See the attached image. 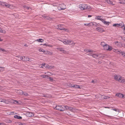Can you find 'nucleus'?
Segmentation results:
<instances>
[{
	"label": "nucleus",
	"mask_w": 125,
	"mask_h": 125,
	"mask_svg": "<svg viewBox=\"0 0 125 125\" xmlns=\"http://www.w3.org/2000/svg\"><path fill=\"white\" fill-rule=\"evenodd\" d=\"M79 7L81 10L87 9L89 10H91V7L87 5L84 4H81L79 5Z\"/></svg>",
	"instance_id": "f257e3e1"
},
{
	"label": "nucleus",
	"mask_w": 125,
	"mask_h": 125,
	"mask_svg": "<svg viewBox=\"0 0 125 125\" xmlns=\"http://www.w3.org/2000/svg\"><path fill=\"white\" fill-rule=\"evenodd\" d=\"M65 44H71L73 45H75V43L74 42L72 41L64 39L62 41Z\"/></svg>",
	"instance_id": "f03ea898"
},
{
	"label": "nucleus",
	"mask_w": 125,
	"mask_h": 125,
	"mask_svg": "<svg viewBox=\"0 0 125 125\" xmlns=\"http://www.w3.org/2000/svg\"><path fill=\"white\" fill-rule=\"evenodd\" d=\"M0 5L3 6H5L7 8H11V7L12 6V5H11L8 4L6 2H2L0 1Z\"/></svg>",
	"instance_id": "7ed1b4c3"
},
{
	"label": "nucleus",
	"mask_w": 125,
	"mask_h": 125,
	"mask_svg": "<svg viewBox=\"0 0 125 125\" xmlns=\"http://www.w3.org/2000/svg\"><path fill=\"white\" fill-rule=\"evenodd\" d=\"M114 43L116 46L118 47H120L122 46L125 47V44L122 43L121 42L116 41Z\"/></svg>",
	"instance_id": "20e7f679"
},
{
	"label": "nucleus",
	"mask_w": 125,
	"mask_h": 125,
	"mask_svg": "<svg viewBox=\"0 0 125 125\" xmlns=\"http://www.w3.org/2000/svg\"><path fill=\"white\" fill-rule=\"evenodd\" d=\"M55 108L56 109L59 110L61 111H64V105H56Z\"/></svg>",
	"instance_id": "39448f33"
},
{
	"label": "nucleus",
	"mask_w": 125,
	"mask_h": 125,
	"mask_svg": "<svg viewBox=\"0 0 125 125\" xmlns=\"http://www.w3.org/2000/svg\"><path fill=\"white\" fill-rule=\"evenodd\" d=\"M104 49L105 50L110 51L112 49V47L109 46V45L106 44L103 47Z\"/></svg>",
	"instance_id": "423d86ee"
},
{
	"label": "nucleus",
	"mask_w": 125,
	"mask_h": 125,
	"mask_svg": "<svg viewBox=\"0 0 125 125\" xmlns=\"http://www.w3.org/2000/svg\"><path fill=\"white\" fill-rule=\"evenodd\" d=\"M114 77L115 80L120 82V80L122 79V77L120 75H115L114 76Z\"/></svg>",
	"instance_id": "0eeeda50"
},
{
	"label": "nucleus",
	"mask_w": 125,
	"mask_h": 125,
	"mask_svg": "<svg viewBox=\"0 0 125 125\" xmlns=\"http://www.w3.org/2000/svg\"><path fill=\"white\" fill-rule=\"evenodd\" d=\"M115 96L120 98H122L123 97L125 98V94L124 95L120 93H116L115 94Z\"/></svg>",
	"instance_id": "6e6552de"
},
{
	"label": "nucleus",
	"mask_w": 125,
	"mask_h": 125,
	"mask_svg": "<svg viewBox=\"0 0 125 125\" xmlns=\"http://www.w3.org/2000/svg\"><path fill=\"white\" fill-rule=\"evenodd\" d=\"M124 25V24L122 23H120L119 24L115 23L113 25V26L115 27H122Z\"/></svg>",
	"instance_id": "1a4fd4ad"
},
{
	"label": "nucleus",
	"mask_w": 125,
	"mask_h": 125,
	"mask_svg": "<svg viewBox=\"0 0 125 125\" xmlns=\"http://www.w3.org/2000/svg\"><path fill=\"white\" fill-rule=\"evenodd\" d=\"M58 9L59 10H64L66 9L65 6L64 4H63L62 5L58 7Z\"/></svg>",
	"instance_id": "9d476101"
},
{
	"label": "nucleus",
	"mask_w": 125,
	"mask_h": 125,
	"mask_svg": "<svg viewBox=\"0 0 125 125\" xmlns=\"http://www.w3.org/2000/svg\"><path fill=\"white\" fill-rule=\"evenodd\" d=\"M96 23L95 22H91L88 23H84V25L87 26H92L95 25Z\"/></svg>",
	"instance_id": "9b49d317"
},
{
	"label": "nucleus",
	"mask_w": 125,
	"mask_h": 125,
	"mask_svg": "<svg viewBox=\"0 0 125 125\" xmlns=\"http://www.w3.org/2000/svg\"><path fill=\"white\" fill-rule=\"evenodd\" d=\"M115 52L117 53L118 54H121V55H125V53L123 52H122L121 51H119L118 50L116 49V51H115Z\"/></svg>",
	"instance_id": "f8f14e48"
},
{
	"label": "nucleus",
	"mask_w": 125,
	"mask_h": 125,
	"mask_svg": "<svg viewBox=\"0 0 125 125\" xmlns=\"http://www.w3.org/2000/svg\"><path fill=\"white\" fill-rule=\"evenodd\" d=\"M102 21L104 23V24L107 26H108L109 25V24L110 23V22H109L105 21V20L103 19Z\"/></svg>",
	"instance_id": "ddd939ff"
},
{
	"label": "nucleus",
	"mask_w": 125,
	"mask_h": 125,
	"mask_svg": "<svg viewBox=\"0 0 125 125\" xmlns=\"http://www.w3.org/2000/svg\"><path fill=\"white\" fill-rule=\"evenodd\" d=\"M16 57L18 58V60H22L23 61L25 60V56L23 57L22 56H16Z\"/></svg>",
	"instance_id": "4468645a"
},
{
	"label": "nucleus",
	"mask_w": 125,
	"mask_h": 125,
	"mask_svg": "<svg viewBox=\"0 0 125 125\" xmlns=\"http://www.w3.org/2000/svg\"><path fill=\"white\" fill-rule=\"evenodd\" d=\"M58 50H59L60 51L62 52L63 53H67V52L66 51L64 50L62 48H57Z\"/></svg>",
	"instance_id": "2eb2a0df"
},
{
	"label": "nucleus",
	"mask_w": 125,
	"mask_h": 125,
	"mask_svg": "<svg viewBox=\"0 0 125 125\" xmlns=\"http://www.w3.org/2000/svg\"><path fill=\"white\" fill-rule=\"evenodd\" d=\"M26 115L28 117H31L33 115V114L32 113L27 112L26 113Z\"/></svg>",
	"instance_id": "dca6fc26"
},
{
	"label": "nucleus",
	"mask_w": 125,
	"mask_h": 125,
	"mask_svg": "<svg viewBox=\"0 0 125 125\" xmlns=\"http://www.w3.org/2000/svg\"><path fill=\"white\" fill-rule=\"evenodd\" d=\"M88 52H89L88 54L89 55H91V56H92L93 55V53L94 52V51L92 50H89L88 51Z\"/></svg>",
	"instance_id": "f3484780"
},
{
	"label": "nucleus",
	"mask_w": 125,
	"mask_h": 125,
	"mask_svg": "<svg viewBox=\"0 0 125 125\" xmlns=\"http://www.w3.org/2000/svg\"><path fill=\"white\" fill-rule=\"evenodd\" d=\"M0 102H3L6 104L8 103V101L7 100L4 99H0Z\"/></svg>",
	"instance_id": "a211bd4d"
},
{
	"label": "nucleus",
	"mask_w": 125,
	"mask_h": 125,
	"mask_svg": "<svg viewBox=\"0 0 125 125\" xmlns=\"http://www.w3.org/2000/svg\"><path fill=\"white\" fill-rule=\"evenodd\" d=\"M103 99H107L110 98V97L108 96H105L104 95H102L101 97Z\"/></svg>",
	"instance_id": "6ab92c4d"
},
{
	"label": "nucleus",
	"mask_w": 125,
	"mask_h": 125,
	"mask_svg": "<svg viewBox=\"0 0 125 125\" xmlns=\"http://www.w3.org/2000/svg\"><path fill=\"white\" fill-rule=\"evenodd\" d=\"M101 16H98L96 17V19L97 20H99L102 21L103 19L101 18Z\"/></svg>",
	"instance_id": "aec40b11"
},
{
	"label": "nucleus",
	"mask_w": 125,
	"mask_h": 125,
	"mask_svg": "<svg viewBox=\"0 0 125 125\" xmlns=\"http://www.w3.org/2000/svg\"><path fill=\"white\" fill-rule=\"evenodd\" d=\"M14 117L16 119H22V117L21 116H18L17 115H15L14 116Z\"/></svg>",
	"instance_id": "412c9836"
},
{
	"label": "nucleus",
	"mask_w": 125,
	"mask_h": 125,
	"mask_svg": "<svg viewBox=\"0 0 125 125\" xmlns=\"http://www.w3.org/2000/svg\"><path fill=\"white\" fill-rule=\"evenodd\" d=\"M58 29H59L60 30H63L65 31L66 30V29H65L64 28L62 27V25H60V26H59Z\"/></svg>",
	"instance_id": "4be33fe9"
},
{
	"label": "nucleus",
	"mask_w": 125,
	"mask_h": 125,
	"mask_svg": "<svg viewBox=\"0 0 125 125\" xmlns=\"http://www.w3.org/2000/svg\"><path fill=\"white\" fill-rule=\"evenodd\" d=\"M17 93L18 94H19L22 95L23 94V91L21 90L18 91Z\"/></svg>",
	"instance_id": "5701e85b"
},
{
	"label": "nucleus",
	"mask_w": 125,
	"mask_h": 125,
	"mask_svg": "<svg viewBox=\"0 0 125 125\" xmlns=\"http://www.w3.org/2000/svg\"><path fill=\"white\" fill-rule=\"evenodd\" d=\"M35 41H37L39 42H42L44 41V40L42 39H37Z\"/></svg>",
	"instance_id": "b1692460"
},
{
	"label": "nucleus",
	"mask_w": 125,
	"mask_h": 125,
	"mask_svg": "<svg viewBox=\"0 0 125 125\" xmlns=\"http://www.w3.org/2000/svg\"><path fill=\"white\" fill-rule=\"evenodd\" d=\"M106 1L109 4H113V2L110 0H106Z\"/></svg>",
	"instance_id": "393cba45"
},
{
	"label": "nucleus",
	"mask_w": 125,
	"mask_h": 125,
	"mask_svg": "<svg viewBox=\"0 0 125 125\" xmlns=\"http://www.w3.org/2000/svg\"><path fill=\"white\" fill-rule=\"evenodd\" d=\"M43 46H48V47H52V45H49L48 44L44 43V44H43Z\"/></svg>",
	"instance_id": "a878e982"
},
{
	"label": "nucleus",
	"mask_w": 125,
	"mask_h": 125,
	"mask_svg": "<svg viewBox=\"0 0 125 125\" xmlns=\"http://www.w3.org/2000/svg\"><path fill=\"white\" fill-rule=\"evenodd\" d=\"M0 32L1 33H6V31L4 30H2L1 28H0Z\"/></svg>",
	"instance_id": "bb28decb"
},
{
	"label": "nucleus",
	"mask_w": 125,
	"mask_h": 125,
	"mask_svg": "<svg viewBox=\"0 0 125 125\" xmlns=\"http://www.w3.org/2000/svg\"><path fill=\"white\" fill-rule=\"evenodd\" d=\"M44 50L43 49L41 48H40L39 49V51L40 52H42L43 53L44 52Z\"/></svg>",
	"instance_id": "cd10ccee"
},
{
	"label": "nucleus",
	"mask_w": 125,
	"mask_h": 125,
	"mask_svg": "<svg viewBox=\"0 0 125 125\" xmlns=\"http://www.w3.org/2000/svg\"><path fill=\"white\" fill-rule=\"evenodd\" d=\"M120 82L121 83H125V79H124L123 78V77H122V79L121 80H120Z\"/></svg>",
	"instance_id": "c85d7f7f"
},
{
	"label": "nucleus",
	"mask_w": 125,
	"mask_h": 125,
	"mask_svg": "<svg viewBox=\"0 0 125 125\" xmlns=\"http://www.w3.org/2000/svg\"><path fill=\"white\" fill-rule=\"evenodd\" d=\"M4 68L2 67H0V72H1L4 71Z\"/></svg>",
	"instance_id": "c756f323"
},
{
	"label": "nucleus",
	"mask_w": 125,
	"mask_h": 125,
	"mask_svg": "<svg viewBox=\"0 0 125 125\" xmlns=\"http://www.w3.org/2000/svg\"><path fill=\"white\" fill-rule=\"evenodd\" d=\"M0 51L2 52H6V51L4 49L0 47Z\"/></svg>",
	"instance_id": "7c9ffc66"
},
{
	"label": "nucleus",
	"mask_w": 125,
	"mask_h": 125,
	"mask_svg": "<svg viewBox=\"0 0 125 125\" xmlns=\"http://www.w3.org/2000/svg\"><path fill=\"white\" fill-rule=\"evenodd\" d=\"M96 31L100 32L101 31V28L100 27H98L96 28Z\"/></svg>",
	"instance_id": "2f4dec72"
},
{
	"label": "nucleus",
	"mask_w": 125,
	"mask_h": 125,
	"mask_svg": "<svg viewBox=\"0 0 125 125\" xmlns=\"http://www.w3.org/2000/svg\"><path fill=\"white\" fill-rule=\"evenodd\" d=\"M44 96L45 97H47L48 98H50L51 97L50 95H49L48 94L44 95Z\"/></svg>",
	"instance_id": "473e14b6"
},
{
	"label": "nucleus",
	"mask_w": 125,
	"mask_h": 125,
	"mask_svg": "<svg viewBox=\"0 0 125 125\" xmlns=\"http://www.w3.org/2000/svg\"><path fill=\"white\" fill-rule=\"evenodd\" d=\"M40 76L43 78H44L47 77H48V76L45 75H42Z\"/></svg>",
	"instance_id": "72a5a7b5"
},
{
	"label": "nucleus",
	"mask_w": 125,
	"mask_h": 125,
	"mask_svg": "<svg viewBox=\"0 0 125 125\" xmlns=\"http://www.w3.org/2000/svg\"><path fill=\"white\" fill-rule=\"evenodd\" d=\"M125 1V0H120L119 3L121 4L124 3Z\"/></svg>",
	"instance_id": "f704fd0d"
},
{
	"label": "nucleus",
	"mask_w": 125,
	"mask_h": 125,
	"mask_svg": "<svg viewBox=\"0 0 125 125\" xmlns=\"http://www.w3.org/2000/svg\"><path fill=\"white\" fill-rule=\"evenodd\" d=\"M106 44L104 42H101V45L103 47Z\"/></svg>",
	"instance_id": "c9c22d12"
},
{
	"label": "nucleus",
	"mask_w": 125,
	"mask_h": 125,
	"mask_svg": "<svg viewBox=\"0 0 125 125\" xmlns=\"http://www.w3.org/2000/svg\"><path fill=\"white\" fill-rule=\"evenodd\" d=\"M98 55L97 54H93L92 55V56L94 58H96L97 57H98Z\"/></svg>",
	"instance_id": "e433bc0d"
},
{
	"label": "nucleus",
	"mask_w": 125,
	"mask_h": 125,
	"mask_svg": "<svg viewBox=\"0 0 125 125\" xmlns=\"http://www.w3.org/2000/svg\"><path fill=\"white\" fill-rule=\"evenodd\" d=\"M12 102L15 104H16L18 103V102L17 101L14 100H12Z\"/></svg>",
	"instance_id": "4c0bfd02"
},
{
	"label": "nucleus",
	"mask_w": 125,
	"mask_h": 125,
	"mask_svg": "<svg viewBox=\"0 0 125 125\" xmlns=\"http://www.w3.org/2000/svg\"><path fill=\"white\" fill-rule=\"evenodd\" d=\"M68 109L70 110L71 111H73V108L72 107H69V108H68Z\"/></svg>",
	"instance_id": "58836bf2"
},
{
	"label": "nucleus",
	"mask_w": 125,
	"mask_h": 125,
	"mask_svg": "<svg viewBox=\"0 0 125 125\" xmlns=\"http://www.w3.org/2000/svg\"><path fill=\"white\" fill-rule=\"evenodd\" d=\"M48 53H47V54H49L50 55H51L53 53L51 52H50V51H48Z\"/></svg>",
	"instance_id": "ea45409f"
},
{
	"label": "nucleus",
	"mask_w": 125,
	"mask_h": 125,
	"mask_svg": "<svg viewBox=\"0 0 125 125\" xmlns=\"http://www.w3.org/2000/svg\"><path fill=\"white\" fill-rule=\"evenodd\" d=\"M22 95H24L25 96H26L28 95V94L26 92H23Z\"/></svg>",
	"instance_id": "a19ab883"
},
{
	"label": "nucleus",
	"mask_w": 125,
	"mask_h": 125,
	"mask_svg": "<svg viewBox=\"0 0 125 125\" xmlns=\"http://www.w3.org/2000/svg\"><path fill=\"white\" fill-rule=\"evenodd\" d=\"M20 125H28L26 123H20Z\"/></svg>",
	"instance_id": "79ce46f5"
},
{
	"label": "nucleus",
	"mask_w": 125,
	"mask_h": 125,
	"mask_svg": "<svg viewBox=\"0 0 125 125\" xmlns=\"http://www.w3.org/2000/svg\"><path fill=\"white\" fill-rule=\"evenodd\" d=\"M29 59L28 57H26V59L25 58V60L23 61H29Z\"/></svg>",
	"instance_id": "37998d69"
},
{
	"label": "nucleus",
	"mask_w": 125,
	"mask_h": 125,
	"mask_svg": "<svg viewBox=\"0 0 125 125\" xmlns=\"http://www.w3.org/2000/svg\"><path fill=\"white\" fill-rule=\"evenodd\" d=\"M23 7L25 9L28 10L29 9V8L28 7L26 6H24Z\"/></svg>",
	"instance_id": "c03bdc74"
},
{
	"label": "nucleus",
	"mask_w": 125,
	"mask_h": 125,
	"mask_svg": "<svg viewBox=\"0 0 125 125\" xmlns=\"http://www.w3.org/2000/svg\"><path fill=\"white\" fill-rule=\"evenodd\" d=\"M75 88H80V87L79 85H75Z\"/></svg>",
	"instance_id": "a18cd8bd"
},
{
	"label": "nucleus",
	"mask_w": 125,
	"mask_h": 125,
	"mask_svg": "<svg viewBox=\"0 0 125 125\" xmlns=\"http://www.w3.org/2000/svg\"><path fill=\"white\" fill-rule=\"evenodd\" d=\"M48 77L49 78H48V79H49L50 81H52L53 80V79L51 77Z\"/></svg>",
	"instance_id": "49530a36"
},
{
	"label": "nucleus",
	"mask_w": 125,
	"mask_h": 125,
	"mask_svg": "<svg viewBox=\"0 0 125 125\" xmlns=\"http://www.w3.org/2000/svg\"><path fill=\"white\" fill-rule=\"evenodd\" d=\"M48 51H44L43 53L46 54H47V53H48Z\"/></svg>",
	"instance_id": "de8ad7c7"
},
{
	"label": "nucleus",
	"mask_w": 125,
	"mask_h": 125,
	"mask_svg": "<svg viewBox=\"0 0 125 125\" xmlns=\"http://www.w3.org/2000/svg\"><path fill=\"white\" fill-rule=\"evenodd\" d=\"M69 107H68L67 106H64V108H65L66 110L68 109V108H69Z\"/></svg>",
	"instance_id": "09e8293b"
},
{
	"label": "nucleus",
	"mask_w": 125,
	"mask_h": 125,
	"mask_svg": "<svg viewBox=\"0 0 125 125\" xmlns=\"http://www.w3.org/2000/svg\"><path fill=\"white\" fill-rule=\"evenodd\" d=\"M112 109L113 110H114V111H115L116 112H117V111L118 112L119 111V110L118 109Z\"/></svg>",
	"instance_id": "8fccbe9b"
},
{
	"label": "nucleus",
	"mask_w": 125,
	"mask_h": 125,
	"mask_svg": "<svg viewBox=\"0 0 125 125\" xmlns=\"http://www.w3.org/2000/svg\"><path fill=\"white\" fill-rule=\"evenodd\" d=\"M39 66L41 68H43L44 67H43L42 65H40Z\"/></svg>",
	"instance_id": "3c124183"
},
{
	"label": "nucleus",
	"mask_w": 125,
	"mask_h": 125,
	"mask_svg": "<svg viewBox=\"0 0 125 125\" xmlns=\"http://www.w3.org/2000/svg\"><path fill=\"white\" fill-rule=\"evenodd\" d=\"M96 82L95 81H94L93 80H92V83H95Z\"/></svg>",
	"instance_id": "603ef678"
},
{
	"label": "nucleus",
	"mask_w": 125,
	"mask_h": 125,
	"mask_svg": "<svg viewBox=\"0 0 125 125\" xmlns=\"http://www.w3.org/2000/svg\"><path fill=\"white\" fill-rule=\"evenodd\" d=\"M122 39L123 40H124L125 42V38L123 37V38L122 37Z\"/></svg>",
	"instance_id": "864d4df0"
},
{
	"label": "nucleus",
	"mask_w": 125,
	"mask_h": 125,
	"mask_svg": "<svg viewBox=\"0 0 125 125\" xmlns=\"http://www.w3.org/2000/svg\"><path fill=\"white\" fill-rule=\"evenodd\" d=\"M42 65L44 67L45 66V63H43L42 64Z\"/></svg>",
	"instance_id": "5fc2aeb1"
},
{
	"label": "nucleus",
	"mask_w": 125,
	"mask_h": 125,
	"mask_svg": "<svg viewBox=\"0 0 125 125\" xmlns=\"http://www.w3.org/2000/svg\"><path fill=\"white\" fill-rule=\"evenodd\" d=\"M124 34H125V27L124 28Z\"/></svg>",
	"instance_id": "6e6d98bb"
},
{
	"label": "nucleus",
	"mask_w": 125,
	"mask_h": 125,
	"mask_svg": "<svg viewBox=\"0 0 125 125\" xmlns=\"http://www.w3.org/2000/svg\"><path fill=\"white\" fill-rule=\"evenodd\" d=\"M92 16V15H88V17H91Z\"/></svg>",
	"instance_id": "4d7b16f0"
},
{
	"label": "nucleus",
	"mask_w": 125,
	"mask_h": 125,
	"mask_svg": "<svg viewBox=\"0 0 125 125\" xmlns=\"http://www.w3.org/2000/svg\"><path fill=\"white\" fill-rule=\"evenodd\" d=\"M116 49H114L113 50V51L115 52V51H116Z\"/></svg>",
	"instance_id": "13d9d810"
},
{
	"label": "nucleus",
	"mask_w": 125,
	"mask_h": 125,
	"mask_svg": "<svg viewBox=\"0 0 125 125\" xmlns=\"http://www.w3.org/2000/svg\"><path fill=\"white\" fill-rule=\"evenodd\" d=\"M72 87H73L75 88V85H72Z\"/></svg>",
	"instance_id": "bf43d9fd"
},
{
	"label": "nucleus",
	"mask_w": 125,
	"mask_h": 125,
	"mask_svg": "<svg viewBox=\"0 0 125 125\" xmlns=\"http://www.w3.org/2000/svg\"><path fill=\"white\" fill-rule=\"evenodd\" d=\"M0 125H3V124L2 123H0Z\"/></svg>",
	"instance_id": "052dcab7"
},
{
	"label": "nucleus",
	"mask_w": 125,
	"mask_h": 125,
	"mask_svg": "<svg viewBox=\"0 0 125 125\" xmlns=\"http://www.w3.org/2000/svg\"><path fill=\"white\" fill-rule=\"evenodd\" d=\"M49 65H47L46 66V67H47L48 68V67H49V68H50V67H48V66H49Z\"/></svg>",
	"instance_id": "680f3d73"
},
{
	"label": "nucleus",
	"mask_w": 125,
	"mask_h": 125,
	"mask_svg": "<svg viewBox=\"0 0 125 125\" xmlns=\"http://www.w3.org/2000/svg\"><path fill=\"white\" fill-rule=\"evenodd\" d=\"M105 108H109V107H105Z\"/></svg>",
	"instance_id": "e2e57ef3"
},
{
	"label": "nucleus",
	"mask_w": 125,
	"mask_h": 125,
	"mask_svg": "<svg viewBox=\"0 0 125 125\" xmlns=\"http://www.w3.org/2000/svg\"><path fill=\"white\" fill-rule=\"evenodd\" d=\"M124 57H125V55H124Z\"/></svg>",
	"instance_id": "0e129e2a"
},
{
	"label": "nucleus",
	"mask_w": 125,
	"mask_h": 125,
	"mask_svg": "<svg viewBox=\"0 0 125 125\" xmlns=\"http://www.w3.org/2000/svg\"><path fill=\"white\" fill-rule=\"evenodd\" d=\"M46 73H45V74H46Z\"/></svg>",
	"instance_id": "69168bd1"
},
{
	"label": "nucleus",
	"mask_w": 125,
	"mask_h": 125,
	"mask_svg": "<svg viewBox=\"0 0 125 125\" xmlns=\"http://www.w3.org/2000/svg\"><path fill=\"white\" fill-rule=\"evenodd\" d=\"M43 45V44H41V45Z\"/></svg>",
	"instance_id": "338daca9"
},
{
	"label": "nucleus",
	"mask_w": 125,
	"mask_h": 125,
	"mask_svg": "<svg viewBox=\"0 0 125 125\" xmlns=\"http://www.w3.org/2000/svg\"><path fill=\"white\" fill-rule=\"evenodd\" d=\"M96 26H97V25H96Z\"/></svg>",
	"instance_id": "774afa93"
}]
</instances>
